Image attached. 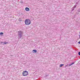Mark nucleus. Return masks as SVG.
Returning a JSON list of instances; mask_svg holds the SVG:
<instances>
[{
	"mask_svg": "<svg viewBox=\"0 0 80 80\" xmlns=\"http://www.w3.org/2000/svg\"><path fill=\"white\" fill-rule=\"evenodd\" d=\"M19 20L20 22H21V20H20V19H19Z\"/></svg>",
	"mask_w": 80,
	"mask_h": 80,
	"instance_id": "obj_14",
	"label": "nucleus"
},
{
	"mask_svg": "<svg viewBox=\"0 0 80 80\" xmlns=\"http://www.w3.org/2000/svg\"><path fill=\"white\" fill-rule=\"evenodd\" d=\"M28 75V72L27 71H25L22 72L23 76H25Z\"/></svg>",
	"mask_w": 80,
	"mask_h": 80,
	"instance_id": "obj_3",
	"label": "nucleus"
},
{
	"mask_svg": "<svg viewBox=\"0 0 80 80\" xmlns=\"http://www.w3.org/2000/svg\"><path fill=\"white\" fill-rule=\"evenodd\" d=\"M78 54L79 55V56H80V52H78Z\"/></svg>",
	"mask_w": 80,
	"mask_h": 80,
	"instance_id": "obj_10",
	"label": "nucleus"
},
{
	"mask_svg": "<svg viewBox=\"0 0 80 80\" xmlns=\"http://www.w3.org/2000/svg\"><path fill=\"white\" fill-rule=\"evenodd\" d=\"M72 10V11H73L74 10V8H73Z\"/></svg>",
	"mask_w": 80,
	"mask_h": 80,
	"instance_id": "obj_12",
	"label": "nucleus"
},
{
	"mask_svg": "<svg viewBox=\"0 0 80 80\" xmlns=\"http://www.w3.org/2000/svg\"><path fill=\"white\" fill-rule=\"evenodd\" d=\"M25 10L26 11H29L30 10V9L28 8H25Z\"/></svg>",
	"mask_w": 80,
	"mask_h": 80,
	"instance_id": "obj_4",
	"label": "nucleus"
},
{
	"mask_svg": "<svg viewBox=\"0 0 80 80\" xmlns=\"http://www.w3.org/2000/svg\"><path fill=\"white\" fill-rule=\"evenodd\" d=\"M7 43H8V42H4L3 45H5V44H7Z\"/></svg>",
	"mask_w": 80,
	"mask_h": 80,
	"instance_id": "obj_8",
	"label": "nucleus"
},
{
	"mask_svg": "<svg viewBox=\"0 0 80 80\" xmlns=\"http://www.w3.org/2000/svg\"><path fill=\"white\" fill-rule=\"evenodd\" d=\"M68 66V65H66V66H65V67H67Z\"/></svg>",
	"mask_w": 80,
	"mask_h": 80,
	"instance_id": "obj_17",
	"label": "nucleus"
},
{
	"mask_svg": "<svg viewBox=\"0 0 80 80\" xmlns=\"http://www.w3.org/2000/svg\"><path fill=\"white\" fill-rule=\"evenodd\" d=\"M23 34V32L19 31H18V35L20 38H21L22 37V35Z\"/></svg>",
	"mask_w": 80,
	"mask_h": 80,
	"instance_id": "obj_2",
	"label": "nucleus"
},
{
	"mask_svg": "<svg viewBox=\"0 0 80 80\" xmlns=\"http://www.w3.org/2000/svg\"><path fill=\"white\" fill-rule=\"evenodd\" d=\"M74 62H72L71 64H69V67H70V66H71V65H73L74 64Z\"/></svg>",
	"mask_w": 80,
	"mask_h": 80,
	"instance_id": "obj_6",
	"label": "nucleus"
},
{
	"mask_svg": "<svg viewBox=\"0 0 80 80\" xmlns=\"http://www.w3.org/2000/svg\"><path fill=\"white\" fill-rule=\"evenodd\" d=\"M64 65V64H61L60 65V67H63V66Z\"/></svg>",
	"mask_w": 80,
	"mask_h": 80,
	"instance_id": "obj_7",
	"label": "nucleus"
},
{
	"mask_svg": "<svg viewBox=\"0 0 80 80\" xmlns=\"http://www.w3.org/2000/svg\"><path fill=\"white\" fill-rule=\"evenodd\" d=\"M78 43H79V44H80V41H79V42H78Z\"/></svg>",
	"mask_w": 80,
	"mask_h": 80,
	"instance_id": "obj_11",
	"label": "nucleus"
},
{
	"mask_svg": "<svg viewBox=\"0 0 80 80\" xmlns=\"http://www.w3.org/2000/svg\"><path fill=\"white\" fill-rule=\"evenodd\" d=\"M25 25H29L31 23V21L29 19H26L25 21Z\"/></svg>",
	"mask_w": 80,
	"mask_h": 80,
	"instance_id": "obj_1",
	"label": "nucleus"
},
{
	"mask_svg": "<svg viewBox=\"0 0 80 80\" xmlns=\"http://www.w3.org/2000/svg\"><path fill=\"white\" fill-rule=\"evenodd\" d=\"M2 43H3V42H1V44H2Z\"/></svg>",
	"mask_w": 80,
	"mask_h": 80,
	"instance_id": "obj_16",
	"label": "nucleus"
},
{
	"mask_svg": "<svg viewBox=\"0 0 80 80\" xmlns=\"http://www.w3.org/2000/svg\"><path fill=\"white\" fill-rule=\"evenodd\" d=\"M32 51L33 52V53H36L37 52V51L35 49L33 50Z\"/></svg>",
	"mask_w": 80,
	"mask_h": 80,
	"instance_id": "obj_5",
	"label": "nucleus"
},
{
	"mask_svg": "<svg viewBox=\"0 0 80 80\" xmlns=\"http://www.w3.org/2000/svg\"><path fill=\"white\" fill-rule=\"evenodd\" d=\"M48 76V75H46V77H47Z\"/></svg>",
	"mask_w": 80,
	"mask_h": 80,
	"instance_id": "obj_15",
	"label": "nucleus"
},
{
	"mask_svg": "<svg viewBox=\"0 0 80 80\" xmlns=\"http://www.w3.org/2000/svg\"><path fill=\"white\" fill-rule=\"evenodd\" d=\"M0 35H3V33L2 32L0 33Z\"/></svg>",
	"mask_w": 80,
	"mask_h": 80,
	"instance_id": "obj_9",
	"label": "nucleus"
},
{
	"mask_svg": "<svg viewBox=\"0 0 80 80\" xmlns=\"http://www.w3.org/2000/svg\"><path fill=\"white\" fill-rule=\"evenodd\" d=\"M74 8H76V6L75 5L74 6Z\"/></svg>",
	"mask_w": 80,
	"mask_h": 80,
	"instance_id": "obj_13",
	"label": "nucleus"
}]
</instances>
